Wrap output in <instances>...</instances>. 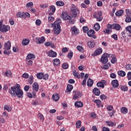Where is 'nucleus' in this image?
I'll list each match as a JSON object with an SVG mask.
<instances>
[{"label":"nucleus","mask_w":131,"mask_h":131,"mask_svg":"<svg viewBox=\"0 0 131 131\" xmlns=\"http://www.w3.org/2000/svg\"><path fill=\"white\" fill-rule=\"evenodd\" d=\"M4 54L5 55H10V49H4Z\"/></svg>","instance_id":"51"},{"label":"nucleus","mask_w":131,"mask_h":131,"mask_svg":"<svg viewBox=\"0 0 131 131\" xmlns=\"http://www.w3.org/2000/svg\"><path fill=\"white\" fill-rule=\"evenodd\" d=\"M93 94H94L95 96H100V94H101V91H100V90L97 88H95L93 89Z\"/></svg>","instance_id":"17"},{"label":"nucleus","mask_w":131,"mask_h":131,"mask_svg":"<svg viewBox=\"0 0 131 131\" xmlns=\"http://www.w3.org/2000/svg\"><path fill=\"white\" fill-rule=\"evenodd\" d=\"M62 23V20L58 18L53 24H51L52 27H54L53 32L55 35H59L61 33V26L60 24Z\"/></svg>","instance_id":"2"},{"label":"nucleus","mask_w":131,"mask_h":131,"mask_svg":"<svg viewBox=\"0 0 131 131\" xmlns=\"http://www.w3.org/2000/svg\"><path fill=\"white\" fill-rule=\"evenodd\" d=\"M82 29L84 33H86L89 31V27H83Z\"/></svg>","instance_id":"48"},{"label":"nucleus","mask_w":131,"mask_h":131,"mask_svg":"<svg viewBox=\"0 0 131 131\" xmlns=\"http://www.w3.org/2000/svg\"><path fill=\"white\" fill-rule=\"evenodd\" d=\"M71 30L74 34H78L79 33V31L76 28V26L72 27Z\"/></svg>","instance_id":"20"},{"label":"nucleus","mask_w":131,"mask_h":131,"mask_svg":"<svg viewBox=\"0 0 131 131\" xmlns=\"http://www.w3.org/2000/svg\"><path fill=\"white\" fill-rule=\"evenodd\" d=\"M56 5L58 7H61L62 6H64V2L62 1H57L56 3Z\"/></svg>","instance_id":"42"},{"label":"nucleus","mask_w":131,"mask_h":131,"mask_svg":"<svg viewBox=\"0 0 131 131\" xmlns=\"http://www.w3.org/2000/svg\"><path fill=\"white\" fill-rule=\"evenodd\" d=\"M36 76L38 78V79H42V78L43 77V73H38L37 74Z\"/></svg>","instance_id":"38"},{"label":"nucleus","mask_w":131,"mask_h":131,"mask_svg":"<svg viewBox=\"0 0 131 131\" xmlns=\"http://www.w3.org/2000/svg\"><path fill=\"white\" fill-rule=\"evenodd\" d=\"M33 76L32 75L29 77L28 82H29V84H32V83H33Z\"/></svg>","instance_id":"31"},{"label":"nucleus","mask_w":131,"mask_h":131,"mask_svg":"<svg viewBox=\"0 0 131 131\" xmlns=\"http://www.w3.org/2000/svg\"><path fill=\"white\" fill-rule=\"evenodd\" d=\"M63 69H68V67H69V66L67 63H63L62 66Z\"/></svg>","instance_id":"52"},{"label":"nucleus","mask_w":131,"mask_h":131,"mask_svg":"<svg viewBox=\"0 0 131 131\" xmlns=\"http://www.w3.org/2000/svg\"><path fill=\"white\" fill-rule=\"evenodd\" d=\"M93 84H94V80L91 78H89L87 81L88 86H93Z\"/></svg>","instance_id":"25"},{"label":"nucleus","mask_w":131,"mask_h":131,"mask_svg":"<svg viewBox=\"0 0 131 131\" xmlns=\"http://www.w3.org/2000/svg\"><path fill=\"white\" fill-rule=\"evenodd\" d=\"M36 25H37V26H39V25H40V24H41V21L40 20V19H37L36 20Z\"/></svg>","instance_id":"53"},{"label":"nucleus","mask_w":131,"mask_h":131,"mask_svg":"<svg viewBox=\"0 0 131 131\" xmlns=\"http://www.w3.org/2000/svg\"><path fill=\"white\" fill-rule=\"evenodd\" d=\"M61 18H62L64 20H71V19H72V17H71V16L68 15L67 13L64 12H62Z\"/></svg>","instance_id":"7"},{"label":"nucleus","mask_w":131,"mask_h":131,"mask_svg":"<svg viewBox=\"0 0 131 131\" xmlns=\"http://www.w3.org/2000/svg\"><path fill=\"white\" fill-rule=\"evenodd\" d=\"M105 123H106L108 126H113L114 125V122L110 121H106Z\"/></svg>","instance_id":"46"},{"label":"nucleus","mask_w":131,"mask_h":131,"mask_svg":"<svg viewBox=\"0 0 131 131\" xmlns=\"http://www.w3.org/2000/svg\"><path fill=\"white\" fill-rule=\"evenodd\" d=\"M128 110L126 107H122L121 108V112L123 114H126L127 113Z\"/></svg>","instance_id":"34"},{"label":"nucleus","mask_w":131,"mask_h":131,"mask_svg":"<svg viewBox=\"0 0 131 131\" xmlns=\"http://www.w3.org/2000/svg\"><path fill=\"white\" fill-rule=\"evenodd\" d=\"M103 52V50L102 49H98L95 51V52L93 54V56H98V55H100V54H102V52Z\"/></svg>","instance_id":"19"},{"label":"nucleus","mask_w":131,"mask_h":131,"mask_svg":"<svg viewBox=\"0 0 131 131\" xmlns=\"http://www.w3.org/2000/svg\"><path fill=\"white\" fill-rule=\"evenodd\" d=\"M115 114V111L113 110L112 112H108V115L111 117H112Z\"/></svg>","instance_id":"55"},{"label":"nucleus","mask_w":131,"mask_h":131,"mask_svg":"<svg viewBox=\"0 0 131 131\" xmlns=\"http://www.w3.org/2000/svg\"><path fill=\"white\" fill-rule=\"evenodd\" d=\"M53 63L54 66H59V65H60V59L55 58L53 59Z\"/></svg>","instance_id":"22"},{"label":"nucleus","mask_w":131,"mask_h":131,"mask_svg":"<svg viewBox=\"0 0 131 131\" xmlns=\"http://www.w3.org/2000/svg\"><path fill=\"white\" fill-rule=\"evenodd\" d=\"M106 109L108 110V111H111L113 109V106L108 105L107 106Z\"/></svg>","instance_id":"59"},{"label":"nucleus","mask_w":131,"mask_h":131,"mask_svg":"<svg viewBox=\"0 0 131 131\" xmlns=\"http://www.w3.org/2000/svg\"><path fill=\"white\" fill-rule=\"evenodd\" d=\"M38 116L39 118H40V119H41V120H43L44 118H43V115H42V114L39 113L38 114Z\"/></svg>","instance_id":"60"},{"label":"nucleus","mask_w":131,"mask_h":131,"mask_svg":"<svg viewBox=\"0 0 131 131\" xmlns=\"http://www.w3.org/2000/svg\"><path fill=\"white\" fill-rule=\"evenodd\" d=\"M75 107L80 108L83 106V103L81 101H76L75 102Z\"/></svg>","instance_id":"21"},{"label":"nucleus","mask_w":131,"mask_h":131,"mask_svg":"<svg viewBox=\"0 0 131 131\" xmlns=\"http://www.w3.org/2000/svg\"><path fill=\"white\" fill-rule=\"evenodd\" d=\"M42 78L43 79H44V80H47V79H49V74H45V75H43V74Z\"/></svg>","instance_id":"49"},{"label":"nucleus","mask_w":131,"mask_h":131,"mask_svg":"<svg viewBox=\"0 0 131 131\" xmlns=\"http://www.w3.org/2000/svg\"><path fill=\"white\" fill-rule=\"evenodd\" d=\"M72 90H73V86L71 84H68L67 88V91L69 92V93H70Z\"/></svg>","instance_id":"33"},{"label":"nucleus","mask_w":131,"mask_h":131,"mask_svg":"<svg viewBox=\"0 0 131 131\" xmlns=\"http://www.w3.org/2000/svg\"><path fill=\"white\" fill-rule=\"evenodd\" d=\"M50 10L53 12V13H55V12H56V7H55L54 6H51Z\"/></svg>","instance_id":"50"},{"label":"nucleus","mask_w":131,"mask_h":131,"mask_svg":"<svg viewBox=\"0 0 131 131\" xmlns=\"http://www.w3.org/2000/svg\"><path fill=\"white\" fill-rule=\"evenodd\" d=\"M87 45H88V47H89V48H90L91 49H93V48H94L95 46H96V43H95V42L94 41H89L88 42Z\"/></svg>","instance_id":"18"},{"label":"nucleus","mask_w":131,"mask_h":131,"mask_svg":"<svg viewBox=\"0 0 131 131\" xmlns=\"http://www.w3.org/2000/svg\"><path fill=\"white\" fill-rule=\"evenodd\" d=\"M39 89V85H38V83L37 82H34L32 86V90L33 92H38V90Z\"/></svg>","instance_id":"11"},{"label":"nucleus","mask_w":131,"mask_h":131,"mask_svg":"<svg viewBox=\"0 0 131 131\" xmlns=\"http://www.w3.org/2000/svg\"><path fill=\"white\" fill-rule=\"evenodd\" d=\"M4 50H11V42L10 41H7L5 43Z\"/></svg>","instance_id":"16"},{"label":"nucleus","mask_w":131,"mask_h":131,"mask_svg":"<svg viewBox=\"0 0 131 131\" xmlns=\"http://www.w3.org/2000/svg\"><path fill=\"white\" fill-rule=\"evenodd\" d=\"M22 77H23L24 78H28V77H29V75H28V74L27 73H24V74H23Z\"/></svg>","instance_id":"58"},{"label":"nucleus","mask_w":131,"mask_h":131,"mask_svg":"<svg viewBox=\"0 0 131 131\" xmlns=\"http://www.w3.org/2000/svg\"><path fill=\"white\" fill-rule=\"evenodd\" d=\"M125 22H126V23H129L131 22V17H130V16L127 15L126 16Z\"/></svg>","instance_id":"45"},{"label":"nucleus","mask_w":131,"mask_h":131,"mask_svg":"<svg viewBox=\"0 0 131 131\" xmlns=\"http://www.w3.org/2000/svg\"><path fill=\"white\" fill-rule=\"evenodd\" d=\"M49 57H51V58H55L57 57V53L55 52L53 50H51L48 52Z\"/></svg>","instance_id":"13"},{"label":"nucleus","mask_w":131,"mask_h":131,"mask_svg":"<svg viewBox=\"0 0 131 131\" xmlns=\"http://www.w3.org/2000/svg\"><path fill=\"white\" fill-rule=\"evenodd\" d=\"M87 34L89 37H92V36L95 34V31H94V30H90L88 32Z\"/></svg>","instance_id":"27"},{"label":"nucleus","mask_w":131,"mask_h":131,"mask_svg":"<svg viewBox=\"0 0 131 131\" xmlns=\"http://www.w3.org/2000/svg\"><path fill=\"white\" fill-rule=\"evenodd\" d=\"M111 84L114 89H117L119 86V83L117 79L113 80L111 82Z\"/></svg>","instance_id":"9"},{"label":"nucleus","mask_w":131,"mask_h":131,"mask_svg":"<svg viewBox=\"0 0 131 131\" xmlns=\"http://www.w3.org/2000/svg\"><path fill=\"white\" fill-rule=\"evenodd\" d=\"M102 131H110V129L107 127H103L102 128Z\"/></svg>","instance_id":"64"},{"label":"nucleus","mask_w":131,"mask_h":131,"mask_svg":"<svg viewBox=\"0 0 131 131\" xmlns=\"http://www.w3.org/2000/svg\"><path fill=\"white\" fill-rule=\"evenodd\" d=\"M128 88L126 85L121 86V91L123 92H127Z\"/></svg>","instance_id":"44"},{"label":"nucleus","mask_w":131,"mask_h":131,"mask_svg":"<svg viewBox=\"0 0 131 131\" xmlns=\"http://www.w3.org/2000/svg\"><path fill=\"white\" fill-rule=\"evenodd\" d=\"M118 75L121 77H124V76L126 75V73L125 72L123 71H119L118 72Z\"/></svg>","instance_id":"29"},{"label":"nucleus","mask_w":131,"mask_h":131,"mask_svg":"<svg viewBox=\"0 0 131 131\" xmlns=\"http://www.w3.org/2000/svg\"><path fill=\"white\" fill-rule=\"evenodd\" d=\"M94 28L96 30V31H99V30H100V24H99V23H97L95 26H94Z\"/></svg>","instance_id":"37"},{"label":"nucleus","mask_w":131,"mask_h":131,"mask_svg":"<svg viewBox=\"0 0 131 131\" xmlns=\"http://www.w3.org/2000/svg\"><path fill=\"white\" fill-rule=\"evenodd\" d=\"M105 81L104 80H102L100 82H98L97 83V86H98V88H102V89H104V88L105 87L104 84H105Z\"/></svg>","instance_id":"15"},{"label":"nucleus","mask_w":131,"mask_h":131,"mask_svg":"<svg viewBox=\"0 0 131 131\" xmlns=\"http://www.w3.org/2000/svg\"><path fill=\"white\" fill-rule=\"evenodd\" d=\"M76 127H77V128H80V127L81 126V121L78 120L76 122Z\"/></svg>","instance_id":"41"},{"label":"nucleus","mask_w":131,"mask_h":131,"mask_svg":"<svg viewBox=\"0 0 131 131\" xmlns=\"http://www.w3.org/2000/svg\"><path fill=\"white\" fill-rule=\"evenodd\" d=\"M27 8H31L32 7H33V3L32 2H29L26 5Z\"/></svg>","instance_id":"47"},{"label":"nucleus","mask_w":131,"mask_h":131,"mask_svg":"<svg viewBox=\"0 0 131 131\" xmlns=\"http://www.w3.org/2000/svg\"><path fill=\"white\" fill-rule=\"evenodd\" d=\"M32 59H35V55L32 53L28 54L26 58V61H28V60H30Z\"/></svg>","instance_id":"14"},{"label":"nucleus","mask_w":131,"mask_h":131,"mask_svg":"<svg viewBox=\"0 0 131 131\" xmlns=\"http://www.w3.org/2000/svg\"><path fill=\"white\" fill-rule=\"evenodd\" d=\"M71 12L72 17L73 18H76V17H77V15H78V13H79V10H78V8H77L76 6L73 4L71 8Z\"/></svg>","instance_id":"3"},{"label":"nucleus","mask_w":131,"mask_h":131,"mask_svg":"<svg viewBox=\"0 0 131 131\" xmlns=\"http://www.w3.org/2000/svg\"><path fill=\"white\" fill-rule=\"evenodd\" d=\"M16 16L18 18H24L25 17L24 12H18L16 13Z\"/></svg>","instance_id":"28"},{"label":"nucleus","mask_w":131,"mask_h":131,"mask_svg":"<svg viewBox=\"0 0 131 131\" xmlns=\"http://www.w3.org/2000/svg\"><path fill=\"white\" fill-rule=\"evenodd\" d=\"M4 75L7 77H11L12 76V72H11V71H6Z\"/></svg>","instance_id":"32"},{"label":"nucleus","mask_w":131,"mask_h":131,"mask_svg":"<svg viewBox=\"0 0 131 131\" xmlns=\"http://www.w3.org/2000/svg\"><path fill=\"white\" fill-rule=\"evenodd\" d=\"M126 31H128L129 33H131V26H128L125 28Z\"/></svg>","instance_id":"56"},{"label":"nucleus","mask_w":131,"mask_h":131,"mask_svg":"<svg viewBox=\"0 0 131 131\" xmlns=\"http://www.w3.org/2000/svg\"><path fill=\"white\" fill-rule=\"evenodd\" d=\"M127 77H128V80H131V72H129L127 73Z\"/></svg>","instance_id":"63"},{"label":"nucleus","mask_w":131,"mask_h":131,"mask_svg":"<svg viewBox=\"0 0 131 131\" xmlns=\"http://www.w3.org/2000/svg\"><path fill=\"white\" fill-rule=\"evenodd\" d=\"M110 66H111L110 63H107L106 64L102 67L101 68H102V69H103L104 70H107V69H109Z\"/></svg>","instance_id":"40"},{"label":"nucleus","mask_w":131,"mask_h":131,"mask_svg":"<svg viewBox=\"0 0 131 131\" xmlns=\"http://www.w3.org/2000/svg\"><path fill=\"white\" fill-rule=\"evenodd\" d=\"M111 58H112V60H111V63H112V64H114L115 63V62H116V58L115 57H113V54H111Z\"/></svg>","instance_id":"43"},{"label":"nucleus","mask_w":131,"mask_h":131,"mask_svg":"<svg viewBox=\"0 0 131 131\" xmlns=\"http://www.w3.org/2000/svg\"><path fill=\"white\" fill-rule=\"evenodd\" d=\"M94 103H96L98 108H100V107H101V104L102 103V101H101V100H100L99 99H96L94 100Z\"/></svg>","instance_id":"30"},{"label":"nucleus","mask_w":131,"mask_h":131,"mask_svg":"<svg viewBox=\"0 0 131 131\" xmlns=\"http://www.w3.org/2000/svg\"><path fill=\"white\" fill-rule=\"evenodd\" d=\"M121 26L118 24H112V29H115L117 31L120 30Z\"/></svg>","instance_id":"12"},{"label":"nucleus","mask_w":131,"mask_h":131,"mask_svg":"<svg viewBox=\"0 0 131 131\" xmlns=\"http://www.w3.org/2000/svg\"><path fill=\"white\" fill-rule=\"evenodd\" d=\"M9 93L12 97H17L18 98H23V91L20 88V85L17 84L16 86L11 87L9 90Z\"/></svg>","instance_id":"1"},{"label":"nucleus","mask_w":131,"mask_h":131,"mask_svg":"<svg viewBox=\"0 0 131 131\" xmlns=\"http://www.w3.org/2000/svg\"><path fill=\"white\" fill-rule=\"evenodd\" d=\"M77 50H78V51H79V52H82L83 48H82V47L79 46L77 47Z\"/></svg>","instance_id":"57"},{"label":"nucleus","mask_w":131,"mask_h":131,"mask_svg":"<svg viewBox=\"0 0 131 131\" xmlns=\"http://www.w3.org/2000/svg\"><path fill=\"white\" fill-rule=\"evenodd\" d=\"M25 17L24 18H26L27 17L28 18H30V14L28 12H26L24 13Z\"/></svg>","instance_id":"61"},{"label":"nucleus","mask_w":131,"mask_h":131,"mask_svg":"<svg viewBox=\"0 0 131 131\" xmlns=\"http://www.w3.org/2000/svg\"><path fill=\"white\" fill-rule=\"evenodd\" d=\"M48 22H49V23H52V22H54V21H55V18H54V17L52 16L51 15H49L48 16Z\"/></svg>","instance_id":"35"},{"label":"nucleus","mask_w":131,"mask_h":131,"mask_svg":"<svg viewBox=\"0 0 131 131\" xmlns=\"http://www.w3.org/2000/svg\"><path fill=\"white\" fill-rule=\"evenodd\" d=\"M110 77L111 78H116V74H114V73H112L110 74Z\"/></svg>","instance_id":"62"},{"label":"nucleus","mask_w":131,"mask_h":131,"mask_svg":"<svg viewBox=\"0 0 131 131\" xmlns=\"http://www.w3.org/2000/svg\"><path fill=\"white\" fill-rule=\"evenodd\" d=\"M111 54L104 53L100 58V61L102 63L106 64L108 62V58H110Z\"/></svg>","instance_id":"4"},{"label":"nucleus","mask_w":131,"mask_h":131,"mask_svg":"<svg viewBox=\"0 0 131 131\" xmlns=\"http://www.w3.org/2000/svg\"><path fill=\"white\" fill-rule=\"evenodd\" d=\"M73 100H76L77 99H79L80 97H81V93L79 91H74L73 92Z\"/></svg>","instance_id":"5"},{"label":"nucleus","mask_w":131,"mask_h":131,"mask_svg":"<svg viewBox=\"0 0 131 131\" xmlns=\"http://www.w3.org/2000/svg\"><path fill=\"white\" fill-rule=\"evenodd\" d=\"M4 110H7L8 112H11L12 111V107L6 105L4 106Z\"/></svg>","instance_id":"39"},{"label":"nucleus","mask_w":131,"mask_h":131,"mask_svg":"<svg viewBox=\"0 0 131 131\" xmlns=\"http://www.w3.org/2000/svg\"><path fill=\"white\" fill-rule=\"evenodd\" d=\"M10 28L9 26L2 25L1 28V31L3 33L7 32L10 30Z\"/></svg>","instance_id":"8"},{"label":"nucleus","mask_w":131,"mask_h":131,"mask_svg":"<svg viewBox=\"0 0 131 131\" xmlns=\"http://www.w3.org/2000/svg\"><path fill=\"white\" fill-rule=\"evenodd\" d=\"M36 40L37 43H39V45H40L41 43H43V42L46 41V38H45V37H41L40 38L37 37L36 38Z\"/></svg>","instance_id":"10"},{"label":"nucleus","mask_w":131,"mask_h":131,"mask_svg":"<svg viewBox=\"0 0 131 131\" xmlns=\"http://www.w3.org/2000/svg\"><path fill=\"white\" fill-rule=\"evenodd\" d=\"M100 99L101 100H106V99H107V96L104 94L101 95Z\"/></svg>","instance_id":"54"},{"label":"nucleus","mask_w":131,"mask_h":131,"mask_svg":"<svg viewBox=\"0 0 131 131\" xmlns=\"http://www.w3.org/2000/svg\"><path fill=\"white\" fill-rule=\"evenodd\" d=\"M73 74L75 77H76L77 78H80V75L78 73L76 72V71L74 70L73 72Z\"/></svg>","instance_id":"36"},{"label":"nucleus","mask_w":131,"mask_h":131,"mask_svg":"<svg viewBox=\"0 0 131 131\" xmlns=\"http://www.w3.org/2000/svg\"><path fill=\"white\" fill-rule=\"evenodd\" d=\"M29 42H30L29 39H24L22 41V45L23 46H27Z\"/></svg>","instance_id":"24"},{"label":"nucleus","mask_w":131,"mask_h":131,"mask_svg":"<svg viewBox=\"0 0 131 131\" xmlns=\"http://www.w3.org/2000/svg\"><path fill=\"white\" fill-rule=\"evenodd\" d=\"M52 99L54 100V101H55V102H57V101H59L60 99V96H59V94H53L52 96Z\"/></svg>","instance_id":"23"},{"label":"nucleus","mask_w":131,"mask_h":131,"mask_svg":"<svg viewBox=\"0 0 131 131\" xmlns=\"http://www.w3.org/2000/svg\"><path fill=\"white\" fill-rule=\"evenodd\" d=\"M93 16L97 19V21H99V22L103 20V17H102V12L101 11H98L97 13L94 14Z\"/></svg>","instance_id":"6"},{"label":"nucleus","mask_w":131,"mask_h":131,"mask_svg":"<svg viewBox=\"0 0 131 131\" xmlns=\"http://www.w3.org/2000/svg\"><path fill=\"white\" fill-rule=\"evenodd\" d=\"M123 13H124V11L123 10H120L116 12L115 13V15H116V16L119 17L120 16H122V15H123Z\"/></svg>","instance_id":"26"}]
</instances>
